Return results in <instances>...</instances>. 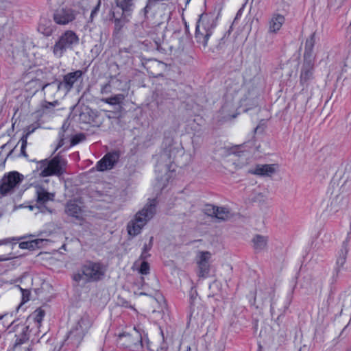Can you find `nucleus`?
<instances>
[{
	"label": "nucleus",
	"mask_w": 351,
	"mask_h": 351,
	"mask_svg": "<svg viewBox=\"0 0 351 351\" xmlns=\"http://www.w3.org/2000/svg\"><path fill=\"white\" fill-rule=\"evenodd\" d=\"M162 339L160 345L156 342L150 341L141 324L134 326L132 332H123L119 336V342L122 346L136 351L141 349H146L148 351H167V343L164 341L163 337Z\"/></svg>",
	"instance_id": "1"
},
{
	"label": "nucleus",
	"mask_w": 351,
	"mask_h": 351,
	"mask_svg": "<svg viewBox=\"0 0 351 351\" xmlns=\"http://www.w3.org/2000/svg\"><path fill=\"white\" fill-rule=\"evenodd\" d=\"M107 271V266L101 261H86L73 274L72 278L77 283L95 282L102 280Z\"/></svg>",
	"instance_id": "2"
},
{
	"label": "nucleus",
	"mask_w": 351,
	"mask_h": 351,
	"mask_svg": "<svg viewBox=\"0 0 351 351\" xmlns=\"http://www.w3.org/2000/svg\"><path fill=\"white\" fill-rule=\"evenodd\" d=\"M217 18L213 13H203L197 22L195 39L204 49L208 46V41L217 25Z\"/></svg>",
	"instance_id": "3"
},
{
	"label": "nucleus",
	"mask_w": 351,
	"mask_h": 351,
	"mask_svg": "<svg viewBox=\"0 0 351 351\" xmlns=\"http://www.w3.org/2000/svg\"><path fill=\"white\" fill-rule=\"evenodd\" d=\"M156 200L153 199L136 213L134 219L128 225L129 234L136 236L141 232L143 227L154 217L156 213Z\"/></svg>",
	"instance_id": "4"
},
{
	"label": "nucleus",
	"mask_w": 351,
	"mask_h": 351,
	"mask_svg": "<svg viewBox=\"0 0 351 351\" xmlns=\"http://www.w3.org/2000/svg\"><path fill=\"white\" fill-rule=\"evenodd\" d=\"M66 160L57 155L51 160H41L37 162L36 169L40 177L60 176L65 171Z\"/></svg>",
	"instance_id": "5"
},
{
	"label": "nucleus",
	"mask_w": 351,
	"mask_h": 351,
	"mask_svg": "<svg viewBox=\"0 0 351 351\" xmlns=\"http://www.w3.org/2000/svg\"><path fill=\"white\" fill-rule=\"evenodd\" d=\"M93 324L91 317L84 314L71 328L68 334L66 341L74 347H78Z\"/></svg>",
	"instance_id": "6"
},
{
	"label": "nucleus",
	"mask_w": 351,
	"mask_h": 351,
	"mask_svg": "<svg viewBox=\"0 0 351 351\" xmlns=\"http://www.w3.org/2000/svg\"><path fill=\"white\" fill-rule=\"evenodd\" d=\"M80 39L72 30H66L62 33L52 47V52L55 57L62 58L67 50H73L77 45Z\"/></svg>",
	"instance_id": "7"
},
{
	"label": "nucleus",
	"mask_w": 351,
	"mask_h": 351,
	"mask_svg": "<svg viewBox=\"0 0 351 351\" xmlns=\"http://www.w3.org/2000/svg\"><path fill=\"white\" fill-rule=\"evenodd\" d=\"M23 180V176L16 171L5 174L0 180L1 196L8 195L13 192Z\"/></svg>",
	"instance_id": "8"
},
{
	"label": "nucleus",
	"mask_w": 351,
	"mask_h": 351,
	"mask_svg": "<svg viewBox=\"0 0 351 351\" xmlns=\"http://www.w3.org/2000/svg\"><path fill=\"white\" fill-rule=\"evenodd\" d=\"M77 14V12L71 8H61L54 12L53 19L56 23L65 25L73 21Z\"/></svg>",
	"instance_id": "9"
},
{
	"label": "nucleus",
	"mask_w": 351,
	"mask_h": 351,
	"mask_svg": "<svg viewBox=\"0 0 351 351\" xmlns=\"http://www.w3.org/2000/svg\"><path fill=\"white\" fill-rule=\"evenodd\" d=\"M350 242V237L348 235L346 239L343 241L341 247L338 252V256L336 260L335 266L332 273V278L336 280L342 270L343 265L346 261L348 253V245Z\"/></svg>",
	"instance_id": "10"
},
{
	"label": "nucleus",
	"mask_w": 351,
	"mask_h": 351,
	"mask_svg": "<svg viewBox=\"0 0 351 351\" xmlns=\"http://www.w3.org/2000/svg\"><path fill=\"white\" fill-rule=\"evenodd\" d=\"M120 156L121 152L119 150L107 153L97 162L96 165L97 169L99 171L112 169L119 161Z\"/></svg>",
	"instance_id": "11"
},
{
	"label": "nucleus",
	"mask_w": 351,
	"mask_h": 351,
	"mask_svg": "<svg viewBox=\"0 0 351 351\" xmlns=\"http://www.w3.org/2000/svg\"><path fill=\"white\" fill-rule=\"evenodd\" d=\"M83 72L81 70H76L74 72H70L63 77V80L60 82L58 85V90L64 89L66 92L70 91L74 84L82 78Z\"/></svg>",
	"instance_id": "12"
},
{
	"label": "nucleus",
	"mask_w": 351,
	"mask_h": 351,
	"mask_svg": "<svg viewBox=\"0 0 351 351\" xmlns=\"http://www.w3.org/2000/svg\"><path fill=\"white\" fill-rule=\"evenodd\" d=\"M211 254L209 252H199L197 255V263L199 268V276L206 277L210 271V259Z\"/></svg>",
	"instance_id": "13"
},
{
	"label": "nucleus",
	"mask_w": 351,
	"mask_h": 351,
	"mask_svg": "<svg viewBox=\"0 0 351 351\" xmlns=\"http://www.w3.org/2000/svg\"><path fill=\"white\" fill-rule=\"evenodd\" d=\"M132 12L125 13L124 10L121 12H113L112 20L114 23V31L119 32L123 27L129 21Z\"/></svg>",
	"instance_id": "14"
},
{
	"label": "nucleus",
	"mask_w": 351,
	"mask_h": 351,
	"mask_svg": "<svg viewBox=\"0 0 351 351\" xmlns=\"http://www.w3.org/2000/svg\"><path fill=\"white\" fill-rule=\"evenodd\" d=\"M177 152L178 150L174 147L165 149L159 156L158 165H163L165 171H168L170 168L169 165L172 162V158Z\"/></svg>",
	"instance_id": "15"
},
{
	"label": "nucleus",
	"mask_w": 351,
	"mask_h": 351,
	"mask_svg": "<svg viewBox=\"0 0 351 351\" xmlns=\"http://www.w3.org/2000/svg\"><path fill=\"white\" fill-rule=\"evenodd\" d=\"M55 197L54 193H49L43 186L36 187V203L40 206H45L49 201H53ZM46 210L51 212L48 208L44 207Z\"/></svg>",
	"instance_id": "16"
},
{
	"label": "nucleus",
	"mask_w": 351,
	"mask_h": 351,
	"mask_svg": "<svg viewBox=\"0 0 351 351\" xmlns=\"http://www.w3.org/2000/svg\"><path fill=\"white\" fill-rule=\"evenodd\" d=\"M314 60H304L301 73L300 82L302 84H308L313 78Z\"/></svg>",
	"instance_id": "17"
},
{
	"label": "nucleus",
	"mask_w": 351,
	"mask_h": 351,
	"mask_svg": "<svg viewBox=\"0 0 351 351\" xmlns=\"http://www.w3.org/2000/svg\"><path fill=\"white\" fill-rule=\"evenodd\" d=\"M249 172L261 176H271L276 172V165H257L254 169H251Z\"/></svg>",
	"instance_id": "18"
},
{
	"label": "nucleus",
	"mask_w": 351,
	"mask_h": 351,
	"mask_svg": "<svg viewBox=\"0 0 351 351\" xmlns=\"http://www.w3.org/2000/svg\"><path fill=\"white\" fill-rule=\"evenodd\" d=\"M285 21V16L280 14H274L269 21L268 32L277 33Z\"/></svg>",
	"instance_id": "19"
},
{
	"label": "nucleus",
	"mask_w": 351,
	"mask_h": 351,
	"mask_svg": "<svg viewBox=\"0 0 351 351\" xmlns=\"http://www.w3.org/2000/svg\"><path fill=\"white\" fill-rule=\"evenodd\" d=\"M65 213L70 217L79 219L81 217L82 210L75 200H71L66 204Z\"/></svg>",
	"instance_id": "20"
},
{
	"label": "nucleus",
	"mask_w": 351,
	"mask_h": 351,
	"mask_svg": "<svg viewBox=\"0 0 351 351\" xmlns=\"http://www.w3.org/2000/svg\"><path fill=\"white\" fill-rule=\"evenodd\" d=\"M315 43V34L313 33L308 38L305 43L304 59V60H314L313 54V47Z\"/></svg>",
	"instance_id": "21"
},
{
	"label": "nucleus",
	"mask_w": 351,
	"mask_h": 351,
	"mask_svg": "<svg viewBox=\"0 0 351 351\" xmlns=\"http://www.w3.org/2000/svg\"><path fill=\"white\" fill-rule=\"evenodd\" d=\"M46 239H37L28 241H23L19 243V247L21 249L35 250L43 246V243L47 242Z\"/></svg>",
	"instance_id": "22"
},
{
	"label": "nucleus",
	"mask_w": 351,
	"mask_h": 351,
	"mask_svg": "<svg viewBox=\"0 0 351 351\" xmlns=\"http://www.w3.org/2000/svg\"><path fill=\"white\" fill-rule=\"evenodd\" d=\"M21 332L19 335H16V341L14 344V348L25 343L29 339V326L21 325Z\"/></svg>",
	"instance_id": "23"
},
{
	"label": "nucleus",
	"mask_w": 351,
	"mask_h": 351,
	"mask_svg": "<svg viewBox=\"0 0 351 351\" xmlns=\"http://www.w3.org/2000/svg\"><path fill=\"white\" fill-rule=\"evenodd\" d=\"M253 247L256 252H258L266 248L267 244V237L256 234L252 239Z\"/></svg>",
	"instance_id": "24"
},
{
	"label": "nucleus",
	"mask_w": 351,
	"mask_h": 351,
	"mask_svg": "<svg viewBox=\"0 0 351 351\" xmlns=\"http://www.w3.org/2000/svg\"><path fill=\"white\" fill-rule=\"evenodd\" d=\"M135 0H115L116 5L121 10H124L125 13L133 12Z\"/></svg>",
	"instance_id": "25"
},
{
	"label": "nucleus",
	"mask_w": 351,
	"mask_h": 351,
	"mask_svg": "<svg viewBox=\"0 0 351 351\" xmlns=\"http://www.w3.org/2000/svg\"><path fill=\"white\" fill-rule=\"evenodd\" d=\"M232 214L230 210L226 207H219L218 210L216 212L215 218L220 221H226L230 219Z\"/></svg>",
	"instance_id": "26"
},
{
	"label": "nucleus",
	"mask_w": 351,
	"mask_h": 351,
	"mask_svg": "<svg viewBox=\"0 0 351 351\" xmlns=\"http://www.w3.org/2000/svg\"><path fill=\"white\" fill-rule=\"evenodd\" d=\"M125 99V96L123 94H117L112 97L103 99L102 101L106 104L110 105H117L121 104Z\"/></svg>",
	"instance_id": "27"
},
{
	"label": "nucleus",
	"mask_w": 351,
	"mask_h": 351,
	"mask_svg": "<svg viewBox=\"0 0 351 351\" xmlns=\"http://www.w3.org/2000/svg\"><path fill=\"white\" fill-rule=\"evenodd\" d=\"M153 245V237H152L149 239V242L148 244H145L143 248L142 253L141 254L140 258L141 260H146L150 254L148 252L151 250Z\"/></svg>",
	"instance_id": "28"
},
{
	"label": "nucleus",
	"mask_w": 351,
	"mask_h": 351,
	"mask_svg": "<svg viewBox=\"0 0 351 351\" xmlns=\"http://www.w3.org/2000/svg\"><path fill=\"white\" fill-rule=\"evenodd\" d=\"M58 105V101L56 100L53 102L45 101L42 104L43 113L51 112V109Z\"/></svg>",
	"instance_id": "29"
},
{
	"label": "nucleus",
	"mask_w": 351,
	"mask_h": 351,
	"mask_svg": "<svg viewBox=\"0 0 351 351\" xmlns=\"http://www.w3.org/2000/svg\"><path fill=\"white\" fill-rule=\"evenodd\" d=\"M218 210V206L214 205H206L204 208V213L206 215L215 217L216 215V212Z\"/></svg>",
	"instance_id": "30"
},
{
	"label": "nucleus",
	"mask_w": 351,
	"mask_h": 351,
	"mask_svg": "<svg viewBox=\"0 0 351 351\" xmlns=\"http://www.w3.org/2000/svg\"><path fill=\"white\" fill-rule=\"evenodd\" d=\"M38 31L45 36H49L52 34L53 29L51 26L45 27L44 25L40 24L38 26Z\"/></svg>",
	"instance_id": "31"
},
{
	"label": "nucleus",
	"mask_w": 351,
	"mask_h": 351,
	"mask_svg": "<svg viewBox=\"0 0 351 351\" xmlns=\"http://www.w3.org/2000/svg\"><path fill=\"white\" fill-rule=\"evenodd\" d=\"M149 265L147 262L145 261V260H143V262L141 263V267H140V269H139V272L141 274H143V275H147L149 273Z\"/></svg>",
	"instance_id": "32"
},
{
	"label": "nucleus",
	"mask_w": 351,
	"mask_h": 351,
	"mask_svg": "<svg viewBox=\"0 0 351 351\" xmlns=\"http://www.w3.org/2000/svg\"><path fill=\"white\" fill-rule=\"evenodd\" d=\"M85 139V136L83 134H78L73 136L71 141V145H75Z\"/></svg>",
	"instance_id": "33"
},
{
	"label": "nucleus",
	"mask_w": 351,
	"mask_h": 351,
	"mask_svg": "<svg viewBox=\"0 0 351 351\" xmlns=\"http://www.w3.org/2000/svg\"><path fill=\"white\" fill-rule=\"evenodd\" d=\"M20 290L22 293V301L23 303H25L29 300V296H30V291L29 289H23L21 287H19Z\"/></svg>",
	"instance_id": "34"
},
{
	"label": "nucleus",
	"mask_w": 351,
	"mask_h": 351,
	"mask_svg": "<svg viewBox=\"0 0 351 351\" xmlns=\"http://www.w3.org/2000/svg\"><path fill=\"white\" fill-rule=\"evenodd\" d=\"M45 316V312L42 310L39 311L34 317V321L37 324L38 326H40L43 317Z\"/></svg>",
	"instance_id": "35"
},
{
	"label": "nucleus",
	"mask_w": 351,
	"mask_h": 351,
	"mask_svg": "<svg viewBox=\"0 0 351 351\" xmlns=\"http://www.w3.org/2000/svg\"><path fill=\"white\" fill-rule=\"evenodd\" d=\"M27 136H23L21 139V154L24 156H26L25 148L27 146Z\"/></svg>",
	"instance_id": "36"
},
{
	"label": "nucleus",
	"mask_w": 351,
	"mask_h": 351,
	"mask_svg": "<svg viewBox=\"0 0 351 351\" xmlns=\"http://www.w3.org/2000/svg\"><path fill=\"white\" fill-rule=\"evenodd\" d=\"M235 106L232 103H226L221 108L223 112H228L231 110H234Z\"/></svg>",
	"instance_id": "37"
},
{
	"label": "nucleus",
	"mask_w": 351,
	"mask_h": 351,
	"mask_svg": "<svg viewBox=\"0 0 351 351\" xmlns=\"http://www.w3.org/2000/svg\"><path fill=\"white\" fill-rule=\"evenodd\" d=\"M100 4H101V1L98 0L97 4L96 5V6L91 11V13H90V19H91V20H93L94 16L97 14L99 10Z\"/></svg>",
	"instance_id": "38"
},
{
	"label": "nucleus",
	"mask_w": 351,
	"mask_h": 351,
	"mask_svg": "<svg viewBox=\"0 0 351 351\" xmlns=\"http://www.w3.org/2000/svg\"><path fill=\"white\" fill-rule=\"evenodd\" d=\"M111 91V86L110 84L107 83L103 85L101 88V93L102 94H107Z\"/></svg>",
	"instance_id": "39"
},
{
	"label": "nucleus",
	"mask_w": 351,
	"mask_h": 351,
	"mask_svg": "<svg viewBox=\"0 0 351 351\" xmlns=\"http://www.w3.org/2000/svg\"><path fill=\"white\" fill-rule=\"evenodd\" d=\"M268 297L271 299V308H273L274 306V290L273 289H270L269 291L267 292Z\"/></svg>",
	"instance_id": "40"
},
{
	"label": "nucleus",
	"mask_w": 351,
	"mask_h": 351,
	"mask_svg": "<svg viewBox=\"0 0 351 351\" xmlns=\"http://www.w3.org/2000/svg\"><path fill=\"white\" fill-rule=\"evenodd\" d=\"M19 239L12 238V239H5L3 240H0V245H6L11 242V241H19Z\"/></svg>",
	"instance_id": "41"
},
{
	"label": "nucleus",
	"mask_w": 351,
	"mask_h": 351,
	"mask_svg": "<svg viewBox=\"0 0 351 351\" xmlns=\"http://www.w3.org/2000/svg\"><path fill=\"white\" fill-rule=\"evenodd\" d=\"M282 3L285 5L283 9H285L286 7H289L295 0H281Z\"/></svg>",
	"instance_id": "42"
},
{
	"label": "nucleus",
	"mask_w": 351,
	"mask_h": 351,
	"mask_svg": "<svg viewBox=\"0 0 351 351\" xmlns=\"http://www.w3.org/2000/svg\"><path fill=\"white\" fill-rule=\"evenodd\" d=\"M34 128H32L31 126H29L27 129V132L25 134H24L23 136H27V138L28 136L34 131Z\"/></svg>",
	"instance_id": "43"
},
{
	"label": "nucleus",
	"mask_w": 351,
	"mask_h": 351,
	"mask_svg": "<svg viewBox=\"0 0 351 351\" xmlns=\"http://www.w3.org/2000/svg\"><path fill=\"white\" fill-rule=\"evenodd\" d=\"M64 145V140L62 138L60 139V142L58 143V145L56 147V150L60 148V147H62V145Z\"/></svg>",
	"instance_id": "44"
},
{
	"label": "nucleus",
	"mask_w": 351,
	"mask_h": 351,
	"mask_svg": "<svg viewBox=\"0 0 351 351\" xmlns=\"http://www.w3.org/2000/svg\"><path fill=\"white\" fill-rule=\"evenodd\" d=\"M64 145V140L62 138L60 139V142L58 143V145L56 147V150L60 148V147H62V145Z\"/></svg>",
	"instance_id": "45"
},
{
	"label": "nucleus",
	"mask_w": 351,
	"mask_h": 351,
	"mask_svg": "<svg viewBox=\"0 0 351 351\" xmlns=\"http://www.w3.org/2000/svg\"><path fill=\"white\" fill-rule=\"evenodd\" d=\"M9 258H10L9 257H5L4 256H0V262L7 261Z\"/></svg>",
	"instance_id": "46"
},
{
	"label": "nucleus",
	"mask_w": 351,
	"mask_h": 351,
	"mask_svg": "<svg viewBox=\"0 0 351 351\" xmlns=\"http://www.w3.org/2000/svg\"><path fill=\"white\" fill-rule=\"evenodd\" d=\"M226 117H227V118H228V117H230V118H234V117H236V116H235V115H234V114H227L226 115Z\"/></svg>",
	"instance_id": "47"
},
{
	"label": "nucleus",
	"mask_w": 351,
	"mask_h": 351,
	"mask_svg": "<svg viewBox=\"0 0 351 351\" xmlns=\"http://www.w3.org/2000/svg\"><path fill=\"white\" fill-rule=\"evenodd\" d=\"M140 295H147L148 294H147V293H144V292H141V293H140Z\"/></svg>",
	"instance_id": "48"
},
{
	"label": "nucleus",
	"mask_w": 351,
	"mask_h": 351,
	"mask_svg": "<svg viewBox=\"0 0 351 351\" xmlns=\"http://www.w3.org/2000/svg\"><path fill=\"white\" fill-rule=\"evenodd\" d=\"M3 317H4V315H0V320L2 319Z\"/></svg>",
	"instance_id": "49"
},
{
	"label": "nucleus",
	"mask_w": 351,
	"mask_h": 351,
	"mask_svg": "<svg viewBox=\"0 0 351 351\" xmlns=\"http://www.w3.org/2000/svg\"><path fill=\"white\" fill-rule=\"evenodd\" d=\"M33 208H34V207H33L32 206H29V209H30V210H32V209H33Z\"/></svg>",
	"instance_id": "50"
}]
</instances>
